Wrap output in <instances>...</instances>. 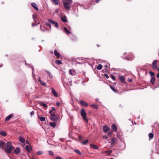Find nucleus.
I'll return each instance as SVG.
<instances>
[{"label":"nucleus","mask_w":159,"mask_h":159,"mask_svg":"<svg viewBox=\"0 0 159 159\" xmlns=\"http://www.w3.org/2000/svg\"><path fill=\"white\" fill-rule=\"evenodd\" d=\"M52 110L51 111H55V108L54 107H52Z\"/></svg>","instance_id":"54"},{"label":"nucleus","mask_w":159,"mask_h":159,"mask_svg":"<svg viewBox=\"0 0 159 159\" xmlns=\"http://www.w3.org/2000/svg\"><path fill=\"white\" fill-rule=\"evenodd\" d=\"M74 151L75 152H76L79 155H81V152L79 150L75 149Z\"/></svg>","instance_id":"31"},{"label":"nucleus","mask_w":159,"mask_h":159,"mask_svg":"<svg viewBox=\"0 0 159 159\" xmlns=\"http://www.w3.org/2000/svg\"><path fill=\"white\" fill-rule=\"evenodd\" d=\"M61 20L64 22H66L67 21V18L65 16H63L61 17Z\"/></svg>","instance_id":"16"},{"label":"nucleus","mask_w":159,"mask_h":159,"mask_svg":"<svg viewBox=\"0 0 159 159\" xmlns=\"http://www.w3.org/2000/svg\"><path fill=\"white\" fill-rule=\"evenodd\" d=\"M5 145V143L2 141H0V148L4 149V147Z\"/></svg>","instance_id":"12"},{"label":"nucleus","mask_w":159,"mask_h":159,"mask_svg":"<svg viewBox=\"0 0 159 159\" xmlns=\"http://www.w3.org/2000/svg\"><path fill=\"white\" fill-rule=\"evenodd\" d=\"M38 81L40 82V84L42 85L43 86H45V87H47L46 86L47 84L44 81H42L40 80V77H39V79L38 80Z\"/></svg>","instance_id":"15"},{"label":"nucleus","mask_w":159,"mask_h":159,"mask_svg":"<svg viewBox=\"0 0 159 159\" xmlns=\"http://www.w3.org/2000/svg\"><path fill=\"white\" fill-rule=\"evenodd\" d=\"M49 125L53 128H55L56 126V123L55 122H50Z\"/></svg>","instance_id":"29"},{"label":"nucleus","mask_w":159,"mask_h":159,"mask_svg":"<svg viewBox=\"0 0 159 159\" xmlns=\"http://www.w3.org/2000/svg\"><path fill=\"white\" fill-rule=\"evenodd\" d=\"M69 73L71 75H73V74L72 73V70L71 69L69 70Z\"/></svg>","instance_id":"44"},{"label":"nucleus","mask_w":159,"mask_h":159,"mask_svg":"<svg viewBox=\"0 0 159 159\" xmlns=\"http://www.w3.org/2000/svg\"><path fill=\"white\" fill-rule=\"evenodd\" d=\"M40 29L41 31H44L46 30V29L44 27H43L41 25L40 26Z\"/></svg>","instance_id":"36"},{"label":"nucleus","mask_w":159,"mask_h":159,"mask_svg":"<svg viewBox=\"0 0 159 159\" xmlns=\"http://www.w3.org/2000/svg\"><path fill=\"white\" fill-rule=\"evenodd\" d=\"M51 89L52 90V93L53 95L55 97H57L58 96V94L56 91L52 88Z\"/></svg>","instance_id":"8"},{"label":"nucleus","mask_w":159,"mask_h":159,"mask_svg":"<svg viewBox=\"0 0 159 159\" xmlns=\"http://www.w3.org/2000/svg\"><path fill=\"white\" fill-rule=\"evenodd\" d=\"M43 153V152L39 151L37 152L36 153L37 155H39L42 154Z\"/></svg>","instance_id":"42"},{"label":"nucleus","mask_w":159,"mask_h":159,"mask_svg":"<svg viewBox=\"0 0 159 159\" xmlns=\"http://www.w3.org/2000/svg\"><path fill=\"white\" fill-rule=\"evenodd\" d=\"M112 152V151L111 150V151H106L105 152H106V153H108V155L109 156L111 155Z\"/></svg>","instance_id":"39"},{"label":"nucleus","mask_w":159,"mask_h":159,"mask_svg":"<svg viewBox=\"0 0 159 159\" xmlns=\"http://www.w3.org/2000/svg\"><path fill=\"white\" fill-rule=\"evenodd\" d=\"M31 6L34 8L35 10H38L39 9L38 8L37 5V4L34 2H32L31 3Z\"/></svg>","instance_id":"13"},{"label":"nucleus","mask_w":159,"mask_h":159,"mask_svg":"<svg viewBox=\"0 0 159 159\" xmlns=\"http://www.w3.org/2000/svg\"><path fill=\"white\" fill-rule=\"evenodd\" d=\"M111 76L113 80H116V78L114 77V76L113 75H111Z\"/></svg>","instance_id":"43"},{"label":"nucleus","mask_w":159,"mask_h":159,"mask_svg":"<svg viewBox=\"0 0 159 159\" xmlns=\"http://www.w3.org/2000/svg\"><path fill=\"white\" fill-rule=\"evenodd\" d=\"M111 89L114 92H116V91L115 89V87L113 86H110Z\"/></svg>","instance_id":"40"},{"label":"nucleus","mask_w":159,"mask_h":159,"mask_svg":"<svg viewBox=\"0 0 159 159\" xmlns=\"http://www.w3.org/2000/svg\"><path fill=\"white\" fill-rule=\"evenodd\" d=\"M111 128L112 130L115 132L117 131V127L115 124H113L111 125Z\"/></svg>","instance_id":"7"},{"label":"nucleus","mask_w":159,"mask_h":159,"mask_svg":"<svg viewBox=\"0 0 159 159\" xmlns=\"http://www.w3.org/2000/svg\"><path fill=\"white\" fill-rule=\"evenodd\" d=\"M72 3V0H64L63 4L66 10H69L70 8V5Z\"/></svg>","instance_id":"2"},{"label":"nucleus","mask_w":159,"mask_h":159,"mask_svg":"<svg viewBox=\"0 0 159 159\" xmlns=\"http://www.w3.org/2000/svg\"><path fill=\"white\" fill-rule=\"evenodd\" d=\"M0 134L3 136H5L7 135V133L4 131H2L0 132Z\"/></svg>","instance_id":"24"},{"label":"nucleus","mask_w":159,"mask_h":159,"mask_svg":"<svg viewBox=\"0 0 159 159\" xmlns=\"http://www.w3.org/2000/svg\"><path fill=\"white\" fill-rule=\"evenodd\" d=\"M125 59L127 61H132V59L131 57H125Z\"/></svg>","instance_id":"41"},{"label":"nucleus","mask_w":159,"mask_h":159,"mask_svg":"<svg viewBox=\"0 0 159 159\" xmlns=\"http://www.w3.org/2000/svg\"><path fill=\"white\" fill-rule=\"evenodd\" d=\"M103 131L105 132H107L109 130V128L107 125H103L102 127Z\"/></svg>","instance_id":"10"},{"label":"nucleus","mask_w":159,"mask_h":159,"mask_svg":"<svg viewBox=\"0 0 159 159\" xmlns=\"http://www.w3.org/2000/svg\"><path fill=\"white\" fill-rule=\"evenodd\" d=\"M155 80V77L151 78V79L150 80V83H151V84H152L153 85L154 84Z\"/></svg>","instance_id":"28"},{"label":"nucleus","mask_w":159,"mask_h":159,"mask_svg":"<svg viewBox=\"0 0 159 159\" xmlns=\"http://www.w3.org/2000/svg\"><path fill=\"white\" fill-rule=\"evenodd\" d=\"M124 54H126V52H125V53H124Z\"/></svg>","instance_id":"64"},{"label":"nucleus","mask_w":159,"mask_h":159,"mask_svg":"<svg viewBox=\"0 0 159 159\" xmlns=\"http://www.w3.org/2000/svg\"><path fill=\"white\" fill-rule=\"evenodd\" d=\"M157 60H155L153 62V68L154 69L157 68Z\"/></svg>","instance_id":"14"},{"label":"nucleus","mask_w":159,"mask_h":159,"mask_svg":"<svg viewBox=\"0 0 159 159\" xmlns=\"http://www.w3.org/2000/svg\"><path fill=\"white\" fill-rule=\"evenodd\" d=\"M111 142L110 147H113L116 142V138H112L111 139Z\"/></svg>","instance_id":"6"},{"label":"nucleus","mask_w":159,"mask_h":159,"mask_svg":"<svg viewBox=\"0 0 159 159\" xmlns=\"http://www.w3.org/2000/svg\"><path fill=\"white\" fill-rule=\"evenodd\" d=\"M14 152L16 154H18L20 152V148H19L17 147L14 150Z\"/></svg>","instance_id":"19"},{"label":"nucleus","mask_w":159,"mask_h":159,"mask_svg":"<svg viewBox=\"0 0 159 159\" xmlns=\"http://www.w3.org/2000/svg\"><path fill=\"white\" fill-rule=\"evenodd\" d=\"M157 78H159V73L157 75Z\"/></svg>","instance_id":"58"},{"label":"nucleus","mask_w":159,"mask_h":159,"mask_svg":"<svg viewBox=\"0 0 159 159\" xmlns=\"http://www.w3.org/2000/svg\"><path fill=\"white\" fill-rule=\"evenodd\" d=\"M49 154L51 155H52L53 154V152L51 151H49Z\"/></svg>","instance_id":"48"},{"label":"nucleus","mask_w":159,"mask_h":159,"mask_svg":"<svg viewBox=\"0 0 159 159\" xmlns=\"http://www.w3.org/2000/svg\"><path fill=\"white\" fill-rule=\"evenodd\" d=\"M54 13H55L58 14V10L57 9H56L55 10Z\"/></svg>","instance_id":"50"},{"label":"nucleus","mask_w":159,"mask_h":159,"mask_svg":"<svg viewBox=\"0 0 159 159\" xmlns=\"http://www.w3.org/2000/svg\"><path fill=\"white\" fill-rule=\"evenodd\" d=\"M153 134L152 133H149L148 134V136L150 139H152L153 137Z\"/></svg>","instance_id":"33"},{"label":"nucleus","mask_w":159,"mask_h":159,"mask_svg":"<svg viewBox=\"0 0 159 159\" xmlns=\"http://www.w3.org/2000/svg\"><path fill=\"white\" fill-rule=\"evenodd\" d=\"M80 102L83 106H84L85 107H87L88 106V104L87 103L84 101L81 100L80 101Z\"/></svg>","instance_id":"9"},{"label":"nucleus","mask_w":159,"mask_h":159,"mask_svg":"<svg viewBox=\"0 0 159 159\" xmlns=\"http://www.w3.org/2000/svg\"><path fill=\"white\" fill-rule=\"evenodd\" d=\"M49 77L50 78H52V75L51 74V73H49L48 74Z\"/></svg>","instance_id":"45"},{"label":"nucleus","mask_w":159,"mask_h":159,"mask_svg":"<svg viewBox=\"0 0 159 159\" xmlns=\"http://www.w3.org/2000/svg\"><path fill=\"white\" fill-rule=\"evenodd\" d=\"M13 147L11 145V143L10 142H7L6 144V146L5 148V152L7 153H10Z\"/></svg>","instance_id":"1"},{"label":"nucleus","mask_w":159,"mask_h":159,"mask_svg":"<svg viewBox=\"0 0 159 159\" xmlns=\"http://www.w3.org/2000/svg\"><path fill=\"white\" fill-rule=\"evenodd\" d=\"M91 107H93L95 108V109H97V106L95 104H91L90 105Z\"/></svg>","instance_id":"38"},{"label":"nucleus","mask_w":159,"mask_h":159,"mask_svg":"<svg viewBox=\"0 0 159 159\" xmlns=\"http://www.w3.org/2000/svg\"><path fill=\"white\" fill-rule=\"evenodd\" d=\"M33 78H34L35 77V75L33 74Z\"/></svg>","instance_id":"61"},{"label":"nucleus","mask_w":159,"mask_h":159,"mask_svg":"<svg viewBox=\"0 0 159 159\" xmlns=\"http://www.w3.org/2000/svg\"><path fill=\"white\" fill-rule=\"evenodd\" d=\"M56 105H57L58 107V106H59V105H60V103H58V102H57V103H56Z\"/></svg>","instance_id":"57"},{"label":"nucleus","mask_w":159,"mask_h":159,"mask_svg":"<svg viewBox=\"0 0 159 159\" xmlns=\"http://www.w3.org/2000/svg\"><path fill=\"white\" fill-rule=\"evenodd\" d=\"M39 103L40 104V105L42 106L45 108L47 107V105L46 104L44 103L43 102H40Z\"/></svg>","instance_id":"27"},{"label":"nucleus","mask_w":159,"mask_h":159,"mask_svg":"<svg viewBox=\"0 0 159 159\" xmlns=\"http://www.w3.org/2000/svg\"><path fill=\"white\" fill-rule=\"evenodd\" d=\"M33 18L34 21L36 22L37 20V19L36 18L34 14L33 15Z\"/></svg>","instance_id":"35"},{"label":"nucleus","mask_w":159,"mask_h":159,"mask_svg":"<svg viewBox=\"0 0 159 159\" xmlns=\"http://www.w3.org/2000/svg\"><path fill=\"white\" fill-rule=\"evenodd\" d=\"M119 78L120 81L122 83L125 82V78L123 76H119Z\"/></svg>","instance_id":"18"},{"label":"nucleus","mask_w":159,"mask_h":159,"mask_svg":"<svg viewBox=\"0 0 159 159\" xmlns=\"http://www.w3.org/2000/svg\"><path fill=\"white\" fill-rule=\"evenodd\" d=\"M51 1L55 5H57L59 3V0H51Z\"/></svg>","instance_id":"23"},{"label":"nucleus","mask_w":159,"mask_h":159,"mask_svg":"<svg viewBox=\"0 0 159 159\" xmlns=\"http://www.w3.org/2000/svg\"><path fill=\"white\" fill-rule=\"evenodd\" d=\"M34 23H32V25L33 27L34 26Z\"/></svg>","instance_id":"60"},{"label":"nucleus","mask_w":159,"mask_h":159,"mask_svg":"<svg viewBox=\"0 0 159 159\" xmlns=\"http://www.w3.org/2000/svg\"><path fill=\"white\" fill-rule=\"evenodd\" d=\"M19 140L22 143H25V140L22 137H20L19 138Z\"/></svg>","instance_id":"22"},{"label":"nucleus","mask_w":159,"mask_h":159,"mask_svg":"<svg viewBox=\"0 0 159 159\" xmlns=\"http://www.w3.org/2000/svg\"><path fill=\"white\" fill-rule=\"evenodd\" d=\"M63 29H64V31L66 33V34H67L70 33V31H69L65 27H64L63 28Z\"/></svg>","instance_id":"25"},{"label":"nucleus","mask_w":159,"mask_h":159,"mask_svg":"<svg viewBox=\"0 0 159 159\" xmlns=\"http://www.w3.org/2000/svg\"><path fill=\"white\" fill-rule=\"evenodd\" d=\"M108 66L107 65H106L104 66V67L105 68H107Z\"/></svg>","instance_id":"59"},{"label":"nucleus","mask_w":159,"mask_h":159,"mask_svg":"<svg viewBox=\"0 0 159 159\" xmlns=\"http://www.w3.org/2000/svg\"><path fill=\"white\" fill-rule=\"evenodd\" d=\"M55 63L57 65H60L62 63L61 61L59 60H56Z\"/></svg>","instance_id":"34"},{"label":"nucleus","mask_w":159,"mask_h":159,"mask_svg":"<svg viewBox=\"0 0 159 159\" xmlns=\"http://www.w3.org/2000/svg\"><path fill=\"white\" fill-rule=\"evenodd\" d=\"M34 111H32L30 112V115L31 116L33 115L34 114Z\"/></svg>","instance_id":"49"},{"label":"nucleus","mask_w":159,"mask_h":159,"mask_svg":"<svg viewBox=\"0 0 159 159\" xmlns=\"http://www.w3.org/2000/svg\"><path fill=\"white\" fill-rule=\"evenodd\" d=\"M104 76H105V77H106L107 79H108V78H109V76L107 74H104Z\"/></svg>","instance_id":"47"},{"label":"nucleus","mask_w":159,"mask_h":159,"mask_svg":"<svg viewBox=\"0 0 159 159\" xmlns=\"http://www.w3.org/2000/svg\"><path fill=\"white\" fill-rule=\"evenodd\" d=\"M81 115L84 120H85L88 122L87 118L86 117L87 114L86 113L84 109H81L80 112Z\"/></svg>","instance_id":"4"},{"label":"nucleus","mask_w":159,"mask_h":159,"mask_svg":"<svg viewBox=\"0 0 159 159\" xmlns=\"http://www.w3.org/2000/svg\"><path fill=\"white\" fill-rule=\"evenodd\" d=\"M38 118L41 121H43L45 120V117H41L39 116Z\"/></svg>","instance_id":"26"},{"label":"nucleus","mask_w":159,"mask_h":159,"mask_svg":"<svg viewBox=\"0 0 159 159\" xmlns=\"http://www.w3.org/2000/svg\"><path fill=\"white\" fill-rule=\"evenodd\" d=\"M54 55L57 58H59L60 57V54L56 50L54 51Z\"/></svg>","instance_id":"21"},{"label":"nucleus","mask_w":159,"mask_h":159,"mask_svg":"<svg viewBox=\"0 0 159 159\" xmlns=\"http://www.w3.org/2000/svg\"><path fill=\"white\" fill-rule=\"evenodd\" d=\"M158 71H159V68H157Z\"/></svg>","instance_id":"63"},{"label":"nucleus","mask_w":159,"mask_h":159,"mask_svg":"<svg viewBox=\"0 0 159 159\" xmlns=\"http://www.w3.org/2000/svg\"><path fill=\"white\" fill-rule=\"evenodd\" d=\"M13 117L14 115L12 114H11L6 117L5 119V121H8L9 120L11 119V118H12Z\"/></svg>","instance_id":"11"},{"label":"nucleus","mask_w":159,"mask_h":159,"mask_svg":"<svg viewBox=\"0 0 159 159\" xmlns=\"http://www.w3.org/2000/svg\"><path fill=\"white\" fill-rule=\"evenodd\" d=\"M102 65L101 64H99L98 65V66L96 68L98 70H100L102 69Z\"/></svg>","instance_id":"32"},{"label":"nucleus","mask_w":159,"mask_h":159,"mask_svg":"<svg viewBox=\"0 0 159 159\" xmlns=\"http://www.w3.org/2000/svg\"><path fill=\"white\" fill-rule=\"evenodd\" d=\"M56 159H62L61 157H56L55 158Z\"/></svg>","instance_id":"56"},{"label":"nucleus","mask_w":159,"mask_h":159,"mask_svg":"<svg viewBox=\"0 0 159 159\" xmlns=\"http://www.w3.org/2000/svg\"><path fill=\"white\" fill-rule=\"evenodd\" d=\"M107 134L109 136H111V132H109Z\"/></svg>","instance_id":"55"},{"label":"nucleus","mask_w":159,"mask_h":159,"mask_svg":"<svg viewBox=\"0 0 159 159\" xmlns=\"http://www.w3.org/2000/svg\"><path fill=\"white\" fill-rule=\"evenodd\" d=\"M82 136L81 135H80L79 136V139L80 140L82 139Z\"/></svg>","instance_id":"53"},{"label":"nucleus","mask_w":159,"mask_h":159,"mask_svg":"<svg viewBox=\"0 0 159 159\" xmlns=\"http://www.w3.org/2000/svg\"><path fill=\"white\" fill-rule=\"evenodd\" d=\"M103 137V138L105 139H107L108 138L107 136L106 135H104Z\"/></svg>","instance_id":"51"},{"label":"nucleus","mask_w":159,"mask_h":159,"mask_svg":"<svg viewBox=\"0 0 159 159\" xmlns=\"http://www.w3.org/2000/svg\"><path fill=\"white\" fill-rule=\"evenodd\" d=\"M48 21L51 23L52 24L54 25V26L57 28L58 27V24L57 22L55 21L52 19H49L48 20Z\"/></svg>","instance_id":"5"},{"label":"nucleus","mask_w":159,"mask_h":159,"mask_svg":"<svg viewBox=\"0 0 159 159\" xmlns=\"http://www.w3.org/2000/svg\"><path fill=\"white\" fill-rule=\"evenodd\" d=\"M25 148L26 150L28 152H30L31 150V147L28 145H26L25 146Z\"/></svg>","instance_id":"20"},{"label":"nucleus","mask_w":159,"mask_h":159,"mask_svg":"<svg viewBox=\"0 0 159 159\" xmlns=\"http://www.w3.org/2000/svg\"><path fill=\"white\" fill-rule=\"evenodd\" d=\"M90 146L91 148L95 149H97L98 148V146L93 144H90Z\"/></svg>","instance_id":"17"},{"label":"nucleus","mask_w":159,"mask_h":159,"mask_svg":"<svg viewBox=\"0 0 159 159\" xmlns=\"http://www.w3.org/2000/svg\"><path fill=\"white\" fill-rule=\"evenodd\" d=\"M89 142V140L88 139H86L85 141L82 142V143L83 145H85L87 143Z\"/></svg>","instance_id":"37"},{"label":"nucleus","mask_w":159,"mask_h":159,"mask_svg":"<svg viewBox=\"0 0 159 159\" xmlns=\"http://www.w3.org/2000/svg\"><path fill=\"white\" fill-rule=\"evenodd\" d=\"M46 25L47 26H49V28H51V25L50 24H49V23H46Z\"/></svg>","instance_id":"46"},{"label":"nucleus","mask_w":159,"mask_h":159,"mask_svg":"<svg viewBox=\"0 0 159 159\" xmlns=\"http://www.w3.org/2000/svg\"><path fill=\"white\" fill-rule=\"evenodd\" d=\"M128 81L129 82H131L132 81V79H128Z\"/></svg>","instance_id":"52"},{"label":"nucleus","mask_w":159,"mask_h":159,"mask_svg":"<svg viewBox=\"0 0 159 159\" xmlns=\"http://www.w3.org/2000/svg\"><path fill=\"white\" fill-rule=\"evenodd\" d=\"M46 72L48 74H49V73H50V72H49L48 71H46Z\"/></svg>","instance_id":"62"},{"label":"nucleus","mask_w":159,"mask_h":159,"mask_svg":"<svg viewBox=\"0 0 159 159\" xmlns=\"http://www.w3.org/2000/svg\"><path fill=\"white\" fill-rule=\"evenodd\" d=\"M52 111H50L49 113L52 116L50 117V119L53 121H57L59 118V116L58 115H55L54 114H52Z\"/></svg>","instance_id":"3"},{"label":"nucleus","mask_w":159,"mask_h":159,"mask_svg":"<svg viewBox=\"0 0 159 159\" xmlns=\"http://www.w3.org/2000/svg\"><path fill=\"white\" fill-rule=\"evenodd\" d=\"M149 73L150 74L151 76V78L154 77V73L152 71H149Z\"/></svg>","instance_id":"30"}]
</instances>
